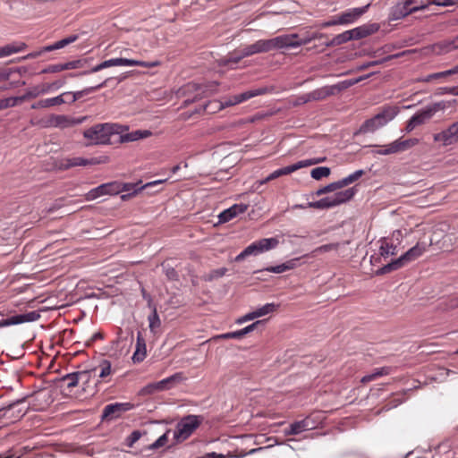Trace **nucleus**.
<instances>
[{
  "instance_id": "31",
  "label": "nucleus",
  "mask_w": 458,
  "mask_h": 458,
  "mask_svg": "<svg viewBox=\"0 0 458 458\" xmlns=\"http://www.w3.org/2000/svg\"><path fill=\"white\" fill-rule=\"evenodd\" d=\"M268 92H271V89L267 87H261V88H258V89H250V90H247L241 94H238L237 100L240 101V103H242V102H244V101L250 99L254 97L265 95Z\"/></svg>"
},
{
  "instance_id": "53",
  "label": "nucleus",
  "mask_w": 458,
  "mask_h": 458,
  "mask_svg": "<svg viewBox=\"0 0 458 458\" xmlns=\"http://www.w3.org/2000/svg\"><path fill=\"white\" fill-rule=\"evenodd\" d=\"M72 158L73 166H79V165L86 166L89 165H96V164L99 163V161H98L96 158L87 159V158H83V157H72Z\"/></svg>"
},
{
  "instance_id": "14",
  "label": "nucleus",
  "mask_w": 458,
  "mask_h": 458,
  "mask_svg": "<svg viewBox=\"0 0 458 458\" xmlns=\"http://www.w3.org/2000/svg\"><path fill=\"white\" fill-rule=\"evenodd\" d=\"M299 38L298 34H285L280 35L274 38H270L271 50L274 49H281V48H289V47H298V44H296V39Z\"/></svg>"
},
{
  "instance_id": "38",
  "label": "nucleus",
  "mask_w": 458,
  "mask_h": 458,
  "mask_svg": "<svg viewBox=\"0 0 458 458\" xmlns=\"http://www.w3.org/2000/svg\"><path fill=\"white\" fill-rule=\"evenodd\" d=\"M151 309H152V312H151V314L148 318V327H149L150 331L153 334H156L157 330L161 326V320H160L159 316L157 314L156 306H153Z\"/></svg>"
},
{
  "instance_id": "63",
  "label": "nucleus",
  "mask_w": 458,
  "mask_h": 458,
  "mask_svg": "<svg viewBox=\"0 0 458 458\" xmlns=\"http://www.w3.org/2000/svg\"><path fill=\"white\" fill-rule=\"evenodd\" d=\"M262 323H263L262 320H258V321L245 327L244 328L240 329L242 336L243 337L246 335H248L249 333L252 332L255 328L258 327V326L261 325Z\"/></svg>"
},
{
  "instance_id": "11",
  "label": "nucleus",
  "mask_w": 458,
  "mask_h": 458,
  "mask_svg": "<svg viewBox=\"0 0 458 458\" xmlns=\"http://www.w3.org/2000/svg\"><path fill=\"white\" fill-rule=\"evenodd\" d=\"M434 140L442 142L444 146L458 142V121L441 132L434 134Z\"/></svg>"
},
{
  "instance_id": "61",
  "label": "nucleus",
  "mask_w": 458,
  "mask_h": 458,
  "mask_svg": "<svg viewBox=\"0 0 458 458\" xmlns=\"http://www.w3.org/2000/svg\"><path fill=\"white\" fill-rule=\"evenodd\" d=\"M57 166L61 170H67L72 167H74L73 163H72V158L66 157V158H63V159L59 160Z\"/></svg>"
},
{
  "instance_id": "37",
  "label": "nucleus",
  "mask_w": 458,
  "mask_h": 458,
  "mask_svg": "<svg viewBox=\"0 0 458 458\" xmlns=\"http://www.w3.org/2000/svg\"><path fill=\"white\" fill-rule=\"evenodd\" d=\"M69 94H70V92H64V93H62L61 95L54 97V98L42 99L43 107L47 108V107H51L54 106H60V105L66 103L67 101L64 99V97L69 96Z\"/></svg>"
},
{
  "instance_id": "1",
  "label": "nucleus",
  "mask_w": 458,
  "mask_h": 458,
  "mask_svg": "<svg viewBox=\"0 0 458 458\" xmlns=\"http://www.w3.org/2000/svg\"><path fill=\"white\" fill-rule=\"evenodd\" d=\"M126 130L127 126L119 123H98L85 130L83 136L93 144H108L112 135L121 134Z\"/></svg>"
},
{
  "instance_id": "49",
  "label": "nucleus",
  "mask_w": 458,
  "mask_h": 458,
  "mask_svg": "<svg viewBox=\"0 0 458 458\" xmlns=\"http://www.w3.org/2000/svg\"><path fill=\"white\" fill-rule=\"evenodd\" d=\"M83 66V61L82 60H74L66 62L64 64H59L60 72L65 71V70H73L78 69Z\"/></svg>"
},
{
  "instance_id": "7",
  "label": "nucleus",
  "mask_w": 458,
  "mask_h": 458,
  "mask_svg": "<svg viewBox=\"0 0 458 458\" xmlns=\"http://www.w3.org/2000/svg\"><path fill=\"white\" fill-rule=\"evenodd\" d=\"M87 116L72 117L65 114H52L47 122V127L66 129L84 123Z\"/></svg>"
},
{
  "instance_id": "59",
  "label": "nucleus",
  "mask_w": 458,
  "mask_h": 458,
  "mask_svg": "<svg viewBox=\"0 0 458 458\" xmlns=\"http://www.w3.org/2000/svg\"><path fill=\"white\" fill-rule=\"evenodd\" d=\"M77 38L78 37L76 35H73V36H70L68 38H63L55 43V47H56V49L63 48V47H66L67 45L74 42L77 39Z\"/></svg>"
},
{
  "instance_id": "9",
  "label": "nucleus",
  "mask_w": 458,
  "mask_h": 458,
  "mask_svg": "<svg viewBox=\"0 0 458 458\" xmlns=\"http://www.w3.org/2000/svg\"><path fill=\"white\" fill-rule=\"evenodd\" d=\"M119 193V182H111L107 183H103L92 190H90L87 195L86 199L88 200H93L98 199V197L104 195H116Z\"/></svg>"
},
{
  "instance_id": "33",
  "label": "nucleus",
  "mask_w": 458,
  "mask_h": 458,
  "mask_svg": "<svg viewBox=\"0 0 458 458\" xmlns=\"http://www.w3.org/2000/svg\"><path fill=\"white\" fill-rule=\"evenodd\" d=\"M418 143L419 140L415 138L404 140L398 139L393 141V148H394V150L395 151V153H399L410 149L411 148L416 146Z\"/></svg>"
},
{
  "instance_id": "62",
  "label": "nucleus",
  "mask_w": 458,
  "mask_h": 458,
  "mask_svg": "<svg viewBox=\"0 0 458 458\" xmlns=\"http://www.w3.org/2000/svg\"><path fill=\"white\" fill-rule=\"evenodd\" d=\"M237 99H238L237 95H234L228 98H225L223 102H220V108H225L227 106H232L240 104V101H238Z\"/></svg>"
},
{
  "instance_id": "21",
  "label": "nucleus",
  "mask_w": 458,
  "mask_h": 458,
  "mask_svg": "<svg viewBox=\"0 0 458 458\" xmlns=\"http://www.w3.org/2000/svg\"><path fill=\"white\" fill-rule=\"evenodd\" d=\"M431 117L427 112L426 108L419 111L408 120L405 127L406 132L412 131L417 126L424 124Z\"/></svg>"
},
{
  "instance_id": "36",
  "label": "nucleus",
  "mask_w": 458,
  "mask_h": 458,
  "mask_svg": "<svg viewBox=\"0 0 458 458\" xmlns=\"http://www.w3.org/2000/svg\"><path fill=\"white\" fill-rule=\"evenodd\" d=\"M123 66H141L146 68L156 67L159 64V62H144L135 59L122 58Z\"/></svg>"
},
{
  "instance_id": "2",
  "label": "nucleus",
  "mask_w": 458,
  "mask_h": 458,
  "mask_svg": "<svg viewBox=\"0 0 458 458\" xmlns=\"http://www.w3.org/2000/svg\"><path fill=\"white\" fill-rule=\"evenodd\" d=\"M399 113V108L395 106H384L381 111L375 116L366 120L360 128L362 133L374 132L377 129L386 125Z\"/></svg>"
},
{
  "instance_id": "15",
  "label": "nucleus",
  "mask_w": 458,
  "mask_h": 458,
  "mask_svg": "<svg viewBox=\"0 0 458 458\" xmlns=\"http://www.w3.org/2000/svg\"><path fill=\"white\" fill-rule=\"evenodd\" d=\"M90 372L88 370L77 371L66 374L60 381L63 386H66L68 388L76 386L80 381L87 383L89 379Z\"/></svg>"
},
{
  "instance_id": "12",
  "label": "nucleus",
  "mask_w": 458,
  "mask_h": 458,
  "mask_svg": "<svg viewBox=\"0 0 458 458\" xmlns=\"http://www.w3.org/2000/svg\"><path fill=\"white\" fill-rule=\"evenodd\" d=\"M40 314L38 311H30L24 314H19L11 318L0 320V328L13 325H19L27 322H34L39 319Z\"/></svg>"
},
{
  "instance_id": "27",
  "label": "nucleus",
  "mask_w": 458,
  "mask_h": 458,
  "mask_svg": "<svg viewBox=\"0 0 458 458\" xmlns=\"http://www.w3.org/2000/svg\"><path fill=\"white\" fill-rule=\"evenodd\" d=\"M109 80H110V78L106 79L103 82H101V83H99V84H98L96 86L85 88L82 90H79V91H75V92H70L69 95H72V99L69 102L70 103H74L75 101H77L81 98L84 97L85 95L90 94V93L95 92L96 90H98L99 89H102L103 87L106 86V84H107Z\"/></svg>"
},
{
  "instance_id": "43",
  "label": "nucleus",
  "mask_w": 458,
  "mask_h": 458,
  "mask_svg": "<svg viewBox=\"0 0 458 458\" xmlns=\"http://www.w3.org/2000/svg\"><path fill=\"white\" fill-rule=\"evenodd\" d=\"M369 75H367L365 77H360L358 79H355V80H349V81H341L340 83L338 84H335V85H331L333 88H335V90H334V93L335 95L338 92H340L341 90H344L360 81H361L363 79L365 78H368Z\"/></svg>"
},
{
  "instance_id": "44",
  "label": "nucleus",
  "mask_w": 458,
  "mask_h": 458,
  "mask_svg": "<svg viewBox=\"0 0 458 458\" xmlns=\"http://www.w3.org/2000/svg\"><path fill=\"white\" fill-rule=\"evenodd\" d=\"M364 174L363 170H357L354 173L349 174L348 176L339 180L340 186L343 188L344 186H347L357 180H359L362 175Z\"/></svg>"
},
{
  "instance_id": "13",
  "label": "nucleus",
  "mask_w": 458,
  "mask_h": 458,
  "mask_svg": "<svg viewBox=\"0 0 458 458\" xmlns=\"http://www.w3.org/2000/svg\"><path fill=\"white\" fill-rule=\"evenodd\" d=\"M370 4H368L361 7H355L348 9L339 13V22L341 25H349L358 21L369 9Z\"/></svg>"
},
{
  "instance_id": "26",
  "label": "nucleus",
  "mask_w": 458,
  "mask_h": 458,
  "mask_svg": "<svg viewBox=\"0 0 458 458\" xmlns=\"http://www.w3.org/2000/svg\"><path fill=\"white\" fill-rule=\"evenodd\" d=\"M458 48V36L453 39L445 40L434 46V52L445 54Z\"/></svg>"
},
{
  "instance_id": "58",
  "label": "nucleus",
  "mask_w": 458,
  "mask_h": 458,
  "mask_svg": "<svg viewBox=\"0 0 458 458\" xmlns=\"http://www.w3.org/2000/svg\"><path fill=\"white\" fill-rule=\"evenodd\" d=\"M81 74H80V73H69L64 78L56 80L50 84H51L53 89H58L62 88L66 83V77L73 78V77H77V76H81Z\"/></svg>"
},
{
  "instance_id": "22",
  "label": "nucleus",
  "mask_w": 458,
  "mask_h": 458,
  "mask_svg": "<svg viewBox=\"0 0 458 458\" xmlns=\"http://www.w3.org/2000/svg\"><path fill=\"white\" fill-rule=\"evenodd\" d=\"M426 251V245L424 243H417L415 246L408 250L405 253L401 255L404 265L419 259Z\"/></svg>"
},
{
  "instance_id": "35",
  "label": "nucleus",
  "mask_w": 458,
  "mask_h": 458,
  "mask_svg": "<svg viewBox=\"0 0 458 458\" xmlns=\"http://www.w3.org/2000/svg\"><path fill=\"white\" fill-rule=\"evenodd\" d=\"M404 265L403 259H401V257H399L398 259L393 260L392 262L383 266L381 268H379L376 274L377 275H385V274H387L391 271H394V270H397L401 267H403Z\"/></svg>"
},
{
  "instance_id": "46",
  "label": "nucleus",
  "mask_w": 458,
  "mask_h": 458,
  "mask_svg": "<svg viewBox=\"0 0 458 458\" xmlns=\"http://www.w3.org/2000/svg\"><path fill=\"white\" fill-rule=\"evenodd\" d=\"M372 147L376 148L374 153L377 155L395 154V151L394 150V148H393V142L386 145H373Z\"/></svg>"
},
{
  "instance_id": "30",
  "label": "nucleus",
  "mask_w": 458,
  "mask_h": 458,
  "mask_svg": "<svg viewBox=\"0 0 458 458\" xmlns=\"http://www.w3.org/2000/svg\"><path fill=\"white\" fill-rule=\"evenodd\" d=\"M298 261L299 259H293L283 264L268 267L265 270L271 273L281 274L287 270L294 269L298 266Z\"/></svg>"
},
{
  "instance_id": "5",
  "label": "nucleus",
  "mask_w": 458,
  "mask_h": 458,
  "mask_svg": "<svg viewBox=\"0 0 458 458\" xmlns=\"http://www.w3.org/2000/svg\"><path fill=\"white\" fill-rule=\"evenodd\" d=\"M325 158H312L298 161L295 164L291 165H287L285 167L279 168L274 172H272L269 175H267L264 180L260 181V184L267 183L272 180H275L280 176L290 174L301 168L307 167L310 165H313L324 161Z\"/></svg>"
},
{
  "instance_id": "3",
  "label": "nucleus",
  "mask_w": 458,
  "mask_h": 458,
  "mask_svg": "<svg viewBox=\"0 0 458 458\" xmlns=\"http://www.w3.org/2000/svg\"><path fill=\"white\" fill-rule=\"evenodd\" d=\"M355 195V190L349 188L344 191H338L332 196L323 198L317 201L308 202V207L318 209H325L336 207L352 199Z\"/></svg>"
},
{
  "instance_id": "50",
  "label": "nucleus",
  "mask_w": 458,
  "mask_h": 458,
  "mask_svg": "<svg viewBox=\"0 0 458 458\" xmlns=\"http://www.w3.org/2000/svg\"><path fill=\"white\" fill-rule=\"evenodd\" d=\"M446 107H447V103L445 101H440V102H437L431 106H428L425 108H426L427 112L428 113V114L430 115V117H432L437 111L444 110Z\"/></svg>"
},
{
  "instance_id": "64",
  "label": "nucleus",
  "mask_w": 458,
  "mask_h": 458,
  "mask_svg": "<svg viewBox=\"0 0 458 458\" xmlns=\"http://www.w3.org/2000/svg\"><path fill=\"white\" fill-rule=\"evenodd\" d=\"M167 442V435L166 433L159 437L150 446L151 449H157L163 445H165Z\"/></svg>"
},
{
  "instance_id": "51",
  "label": "nucleus",
  "mask_w": 458,
  "mask_h": 458,
  "mask_svg": "<svg viewBox=\"0 0 458 458\" xmlns=\"http://www.w3.org/2000/svg\"><path fill=\"white\" fill-rule=\"evenodd\" d=\"M411 9L414 8V13L420 10H424L429 5V0H407Z\"/></svg>"
},
{
  "instance_id": "17",
  "label": "nucleus",
  "mask_w": 458,
  "mask_h": 458,
  "mask_svg": "<svg viewBox=\"0 0 458 458\" xmlns=\"http://www.w3.org/2000/svg\"><path fill=\"white\" fill-rule=\"evenodd\" d=\"M378 29L379 26L377 23L364 24L349 30V33L352 40H358L374 34Z\"/></svg>"
},
{
  "instance_id": "16",
  "label": "nucleus",
  "mask_w": 458,
  "mask_h": 458,
  "mask_svg": "<svg viewBox=\"0 0 458 458\" xmlns=\"http://www.w3.org/2000/svg\"><path fill=\"white\" fill-rule=\"evenodd\" d=\"M131 403H115L107 405L102 414V420H111L118 418L122 412L131 409Z\"/></svg>"
},
{
  "instance_id": "54",
  "label": "nucleus",
  "mask_w": 458,
  "mask_h": 458,
  "mask_svg": "<svg viewBox=\"0 0 458 458\" xmlns=\"http://www.w3.org/2000/svg\"><path fill=\"white\" fill-rule=\"evenodd\" d=\"M352 39H351V37H350L349 30H346V31H344L343 33L335 35L333 38V44H336V46H340V45L347 43V42H349Z\"/></svg>"
},
{
  "instance_id": "60",
  "label": "nucleus",
  "mask_w": 458,
  "mask_h": 458,
  "mask_svg": "<svg viewBox=\"0 0 458 458\" xmlns=\"http://www.w3.org/2000/svg\"><path fill=\"white\" fill-rule=\"evenodd\" d=\"M393 57H394V55H389V56H387V57H386V58H384L382 60H377V61H371V62L365 63V64H361L360 66L359 70H365V69H368L369 67L381 64L384 62L392 59Z\"/></svg>"
},
{
  "instance_id": "29",
  "label": "nucleus",
  "mask_w": 458,
  "mask_h": 458,
  "mask_svg": "<svg viewBox=\"0 0 458 458\" xmlns=\"http://www.w3.org/2000/svg\"><path fill=\"white\" fill-rule=\"evenodd\" d=\"M113 66H123L122 57L106 60V61L95 65L89 71L80 72V74H89V73L97 72L103 69H106L108 67H113Z\"/></svg>"
},
{
  "instance_id": "39",
  "label": "nucleus",
  "mask_w": 458,
  "mask_h": 458,
  "mask_svg": "<svg viewBox=\"0 0 458 458\" xmlns=\"http://www.w3.org/2000/svg\"><path fill=\"white\" fill-rule=\"evenodd\" d=\"M245 57H246V55H243V49L242 48L237 53L231 55V56L227 57V58L221 59L219 61V64L223 65V66H229L231 64H236L242 59H243Z\"/></svg>"
},
{
  "instance_id": "47",
  "label": "nucleus",
  "mask_w": 458,
  "mask_h": 458,
  "mask_svg": "<svg viewBox=\"0 0 458 458\" xmlns=\"http://www.w3.org/2000/svg\"><path fill=\"white\" fill-rule=\"evenodd\" d=\"M341 245H342V243H340V242L324 244V245H321V246L316 248L312 251V253L316 255V254H320V253H324V252H328L331 250H337Z\"/></svg>"
},
{
  "instance_id": "8",
  "label": "nucleus",
  "mask_w": 458,
  "mask_h": 458,
  "mask_svg": "<svg viewBox=\"0 0 458 458\" xmlns=\"http://www.w3.org/2000/svg\"><path fill=\"white\" fill-rule=\"evenodd\" d=\"M183 377L182 373H175L171 377H168L161 381L149 384L144 386L140 390L142 395L150 394L155 392H159L165 389H169L174 384L179 383L182 380Z\"/></svg>"
},
{
  "instance_id": "4",
  "label": "nucleus",
  "mask_w": 458,
  "mask_h": 458,
  "mask_svg": "<svg viewBox=\"0 0 458 458\" xmlns=\"http://www.w3.org/2000/svg\"><path fill=\"white\" fill-rule=\"evenodd\" d=\"M278 244L279 241L277 238H263L246 247L235 257L234 260L236 262H241L248 256H257L260 253L275 249Z\"/></svg>"
},
{
  "instance_id": "24",
  "label": "nucleus",
  "mask_w": 458,
  "mask_h": 458,
  "mask_svg": "<svg viewBox=\"0 0 458 458\" xmlns=\"http://www.w3.org/2000/svg\"><path fill=\"white\" fill-rule=\"evenodd\" d=\"M335 89V88H333L331 85L317 89L313 91L309 92L310 99V101H319L327 98V97L334 96Z\"/></svg>"
},
{
  "instance_id": "57",
  "label": "nucleus",
  "mask_w": 458,
  "mask_h": 458,
  "mask_svg": "<svg viewBox=\"0 0 458 458\" xmlns=\"http://www.w3.org/2000/svg\"><path fill=\"white\" fill-rule=\"evenodd\" d=\"M442 78H445V71L431 73L427 76H423V77L420 78L418 81H421V82H430L433 80H437V79H442Z\"/></svg>"
},
{
  "instance_id": "19",
  "label": "nucleus",
  "mask_w": 458,
  "mask_h": 458,
  "mask_svg": "<svg viewBox=\"0 0 458 458\" xmlns=\"http://www.w3.org/2000/svg\"><path fill=\"white\" fill-rule=\"evenodd\" d=\"M412 13H414V8H411L407 0H401L391 8L389 17L393 21H397Z\"/></svg>"
},
{
  "instance_id": "42",
  "label": "nucleus",
  "mask_w": 458,
  "mask_h": 458,
  "mask_svg": "<svg viewBox=\"0 0 458 458\" xmlns=\"http://www.w3.org/2000/svg\"><path fill=\"white\" fill-rule=\"evenodd\" d=\"M97 370H99L98 377L101 378H106L111 374L112 369H111V362L107 360H102L98 367L94 369L91 372H96Z\"/></svg>"
},
{
  "instance_id": "32",
  "label": "nucleus",
  "mask_w": 458,
  "mask_h": 458,
  "mask_svg": "<svg viewBox=\"0 0 458 458\" xmlns=\"http://www.w3.org/2000/svg\"><path fill=\"white\" fill-rule=\"evenodd\" d=\"M27 45L23 42L9 44L0 47V58L9 56L13 54H16L23 51Z\"/></svg>"
},
{
  "instance_id": "40",
  "label": "nucleus",
  "mask_w": 458,
  "mask_h": 458,
  "mask_svg": "<svg viewBox=\"0 0 458 458\" xmlns=\"http://www.w3.org/2000/svg\"><path fill=\"white\" fill-rule=\"evenodd\" d=\"M278 306L279 305L276 304V303H267V304L263 305L262 307L258 308L257 310H253L254 316H256V318H258L266 316L267 314L273 313L274 311H276L277 310Z\"/></svg>"
},
{
  "instance_id": "28",
  "label": "nucleus",
  "mask_w": 458,
  "mask_h": 458,
  "mask_svg": "<svg viewBox=\"0 0 458 458\" xmlns=\"http://www.w3.org/2000/svg\"><path fill=\"white\" fill-rule=\"evenodd\" d=\"M391 367H381L376 368L371 373L365 375L361 377L360 382L363 384H367L370 381L376 380L383 376H387L392 372Z\"/></svg>"
},
{
  "instance_id": "10",
  "label": "nucleus",
  "mask_w": 458,
  "mask_h": 458,
  "mask_svg": "<svg viewBox=\"0 0 458 458\" xmlns=\"http://www.w3.org/2000/svg\"><path fill=\"white\" fill-rule=\"evenodd\" d=\"M165 181L166 180H157V181L148 182L143 186H139L140 182H137V183H131V182L121 183V182H119V193L120 192H128V193L123 194L121 196V199L123 200H127L131 196L136 194L142 189L156 186L157 184H161V183L165 182Z\"/></svg>"
},
{
  "instance_id": "18",
  "label": "nucleus",
  "mask_w": 458,
  "mask_h": 458,
  "mask_svg": "<svg viewBox=\"0 0 458 458\" xmlns=\"http://www.w3.org/2000/svg\"><path fill=\"white\" fill-rule=\"evenodd\" d=\"M243 49V55H246V57L260 54V53H267L271 51V45L269 39H259L256 42H254L251 45H248Z\"/></svg>"
},
{
  "instance_id": "6",
  "label": "nucleus",
  "mask_w": 458,
  "mask_h": 458,
  "mask_svg": "<svg viewBox=\"0 0 458 458\" xmlns=\"http://www.w3.org/2000/svg\"><path fill=\"white\" fill-rule=\"evenodd\" d=\"M201 418L196 415H189L181 420L174 431V437L183 441L187 439L199 426Z\"/></svg>"
},
{
  "instance_id": "56",
  "label": "nucleus",
  "mask_w": 458,
  "mask_h": 458,
  "mask_svg": "<svg viewBox=\"0 0 458 458\" xmlns=\"http://www.w3.org/2000/svg\"><path fill=\"white\" fill-rule=\"evenodd\" d=\"M162 267L165 275L169 280H177L178 274L173 267L163 263Z\"/></svg>"
},
{
  "instance_id": "41",
  "label": "nucleus",
  "mask_w": 458,
  "mask_h": 458,
  "mask_svg": "<svg viewBox=\"0 0 458 458\" xmlns=\"http://www.w3.org/2000/svg\"><path fill=\"white\" fill-rule=\"evenodd\" d=\"M304 431H306L305 423L301 420L295 421V422L292 423L287 429H284V434L286 436L298 435Z\"/></svg>"
},
{
  "instance_id": "34",
  "label": "nucleus",
  "mask_w": 458,
  "mask_h": 458,
  "mask_svg": "<svg viewBox=\"0 0 458 458\" xmlns=\"http://www.w3.org/2000/svg\"><path fill=\"white\" fill-rule=\"evenodd\" d=\"M379 253L384 258L395 255L397 253V247L390 243L386 239H382L380 241Z\"/></svg>"
},
{
  "instance_id": "48",
  "label": "nucleus",
  "mask_w": 458,
  "mask_h": 458,
  "mask_svg": "<svg viewBox=\"0 0 458 458\" xmlns=\"http://www.w3.org/2000/svg\"><path fill=\"white\" fill-rule=\"evenodd\" d=\"M341 188L342 187L340 186L339 181L334 182L332 183H329V184L326 185L325 187H322V188L318 189L316 191V195L317 196H320L322 194H326V193H328V192L335 191H336L338 189H341Z\"/></svg>"
},
{
  "instance_id": "52",
  "label": "nucleus",
  "mask_w": 458,
  "mask_h": 458,
  "mask_svg": "<svg viewBox=\"0 0 458 458\" xmlns=\"http://www.w3.org/2000/svg\"><path fill=\"white\" fill-rule=\"evenodd\" d=\"M39 95H41L40 91H39V87L37 86V87L33 88L32 89L28 90L24 95H22L21 97H16V98H17L18 103H21L26 99L35 98L38 97Z\"/></svg>"
},
{
  "instance_id": "25",
  "label": "nucleus",
  "mask_w": 458,
  "mask_h": 458,
  "mask_svg": "<svg viewBox=\"0 0 458 458\" xmlns=\"http://www.w3.org/2000/svg\"><path fill=\"white\" fill-rule=\"evenodd\" d=\"M152 135V132L148 130H137L131 132L122 134L120 136L121 142H132L141 139H146Z\"/></svg>"
},
{
  "instance_id": "45",
  "label": "nucleus",
  "mask_w": 458,
  "mask_h": 458,
  "mask_svg": "<svg viewBox=\"0 0 458 458\" xmlns=\"http://www.w3.org/2000/svg\"><path fill=\"white\" fill-rule=\"evenodd\" d=\"M330 174V168L327 166H319L313 168L310 172V175L315 180H320L324 177H327Z\"/></svg>"
},
{
  "instance_id": "55",
  "label": "nucleus",
  "mask_w": 458,
  "mask_h": 458,
  "mask_svg": "<svg viewBox=\"0 0 458 458\" xmlns=\"http://www.w3.org/2000/svg\"><path fill=\"white\" fill-rule=\"evenodd\" d=\"M18 104L19 103H18L16 97H10V98L0 99V110L15 106Z\"/></svg>"
},
{
  "instance_id": "20",
  "label": "nucleus",
  "mask_w": 458,
  "mask_h": 458,
  "mask_svg": "<svg viewBox=\"0 0 458 458\" xmlns=\"http://www.w3.org/2000/svg\"><path fill=\"white\" fill-rule=\"evenodd\" d=\"M248 209V205L240 203L234 204L229 208L221 212L218 216L220 223H226L235 217L237 215L244 213Z\"/></svg>"
},
{
  "instance_id": "23",
  "label": "nucleus",
  "mask_w": 458,
  "mask_h": 458,
  "mask_svg": "<svg viewBox=\"0 0 458 458\" xmlns=\"http://www.w3.org/2000/svg\"><path fill=\"white\" fill-rule=\"evenodd\" d=\"M147 355V347L145 339L142 337L140 332L137 335L136 349L132 355L134 363L141 362Z\"/></svg>"
}]
</instances>
